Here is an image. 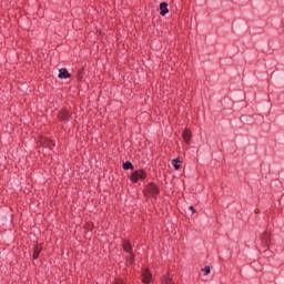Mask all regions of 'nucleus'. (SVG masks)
<instances>
[{"label": "nucleus", "instance_id": "nucleus-2", "mask_svg": "<svg viewBox=\"0 0 284 284\" xmlns=\"http://www.w3.org/2000/svg\"><path fill=\"white\" fill-rule=\"evenodd\" d=\"M144 194L145 196L150 195L156 199V195L160 194L159 186H156V184L151 182L145 186Z\"/></svg>", "mask_w": 284, "mask_h": 284}, {"label": "nucleus", "instance_id": "nucleus-3", "mask_svg": "<svg viewBox=\"0 0 284 284\" xmlns=\"http://www.w3.org/2000/svg\"><path fill=\"white\" fill-rule=\"evenodd\" d=\"M270 232L265 231L261 237V241L264 245V247H270V243H272V239L270 237Z\"/></svg>", "mask_w": 284, "mask_h": 284}, {"label": "nucleus", "instance_id": "nucleus-8", "mask_svg": "<svg viewBox=\"0 0 284 284\" xmlns=\"http://www.w3.org/2000/svg\"><path fill=\"white\" fill-rule=\"evenodd\" d=\"M183 140L185 141V143H187V145H190V141H192V132L185 130L183 132Z\"/></svg>", "mask_w": 284, "mask_h": 284}, {"label": "nucleus", "instance_id": "nucleus-14", "mask_svg": "<svg viewBox=\"0 0 284 284\" xmlns=\"http://www.w3.org/2000/svg\"><path fill=\"white\" fill-rule=\"evenodd\" d=\"M189 210H191V212H193V214L196 212V210H194V206H190Z\"/></svg>", "mask_w": 284, "mask_h": 284}, {"label": "nucleus", "instance_id": "nucleus-11", "mask_svg": "<svg viewBox=\"0 0 284 284\" xmlns=\"http://www.w3.org/2000/svg\"><path fill=\"white\" fill-rule=\"evenodd\" d=\"M123 250H124V252L131 253L132 252V244H130V242H124Z\"/></svg>", "mask_w": 284, "mask_h": 284}, {"label": "nucleus", "instance_id": "nucleus-5", "mask_svg": "<svg viewBox=\"0 0 284 284\" xmlns=\"http://www.w3.org/2000/svg\"><path fill=\"white\" fill-rule=\"evenodd\" d=\"M58 77H59V79H70L72 77V74L68 71V69L62 68L59 70Z\"/></svg>", "mask_w": 284, "mask_h": 284}, {"label": "nucleus", "instance_id": "nucleus-7", "mask_svg": "<svg viewBox=\"0 0 284 284\" xmlns=\"http://www.w3.org/2000/svg\"><path fill=\"white\" fill-rule=\"evenodd\" d=\"M170 12V9H168V2H161L160 3V14L161 17H165Z\"/></svg>", "mask_w": 284, "mask_h": 284}, {"label": "nucleus", "instance_id": "nucleus-4", "mask_svg": "<svg viewBox=\"0 0 284 284\" xmlns=\"http://www.w3.org/2000/svg\"><path fill=\"white\" fill-rule=\"evenodd\" d=\"M150 281H152V273L149 268H145L142 273V283L150 284Z\"/></svg>", "mask_w": 284, "mask_h": 284}, {"label": "nucleus", "instance_id": "nucleus-6", "mask_svg": "<svg viewBox=\"0 0 284 284\" xmlns=\"http://www.w3.org/2000/svg\"><path fill=\"white\" fill-rule=\"evenodd\" d=\"M60 121H68L70 119V112L67 109H63L58 114Z\"/></svg>", "mask_w": 284, "mask_h": 284}, {"label": "nucleus", "instance_id": "nucleus-13", "mask_svg": "<svg viewBox=\"0 0 284 284\" xmlns=\"http://www.w3.org/2000/svg\"><path fill=\"white\" fill-rule=\"evenodd\" d=\"M202 272H203L204 276H207V274H210V272H211L210 266H205L204 268H202Z\"/></svg>", "mask_w": 284, "mask_h": 284}, {"label": "nucleus", "instance_id": "nucleus-1", "mask_svg": "<svg viewBox=\"0 0 284 284\" xmlns=\"http://www.w3.org/2000/svg\"><path fill=\"white\" fill-rule=\"evenodd\" d=\"M145 179H148V173L143 169L133 171L130 176L132 183H139V181H143Z\"/></svg>", "mask_w": 284, "mask_h": 284}, {"label": "nucleus", "instance_id": "nucleus-12", "mask_svg": "<svg viewBox=\"0 0 284 284\" xmlns=\"http://www.w3.org/2000/svg\"><path fill=\"white\" fill-rule=\"evenodd\" d=\"M179 163H181V161H179V160L172 161V165L175 170H181V164H179Z\"/></svg>", "mask_w": 284, "mask_h": 284}, {"label": "nucleus", "instance_id": "nucleus-10", "mask_svg": "<svg viewBox=\"0 0 284 284\" xmlns=\"http://www.w3.org/2000/svg\"><path fill=\"white\" fill-rule=\"evenodd\" d=\"M122 168L123 170H134V164H132L130 161H126L123 163Z\"/></svg>", "mask_w": 284, "mask_h": 284}, {"label": "nucleus", "instance_id": "nucleus-9", "mask_svg": "<svg viewBox=\"0 0 284 284\" xmlns=\"http://www.w3.org/2000/svg\"><path fill=\"white\" fill-rule=\"evenodd\" d=\"M41 246L39 244H34L33 246V258L37 260L39 258V254H41Z\"/></svg>", "mask_w": 284, "mask_h": 284}]
</instances>
